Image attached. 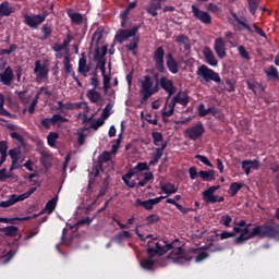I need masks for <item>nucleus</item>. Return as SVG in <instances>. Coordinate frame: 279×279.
<instances>
[{
	"instance_id": "obj_4",
	"label": "nucleus",
	"mask_w": 279,
	"mask_h": 279,
	"mask_svg": "<svg viewBox=\"0 0 279 279\" xmlns=\"http://www.w3.org/2000/svg\"><path fill=\"white\" fill-rule=\"evenodd\" d=\"M141 86H142L140 89V95L142 97L141 104H147L149 97H151V95H156V93H158L159 90L158 78L154 87V80H151V76L149 75L144 76V80L142 81Z\"/></svg>"
},
{
	"instance_id": "obj_32",
	"label": "nucleus",
	"mask_w": 279,
	"mask_h": 279,
	"mask_svg": "<svg viewBox=\"0 0 279 279\" xmlns=\"http://www.w3.org/2000/svg\"><path fill=\"white\" fill-rule=\"evenodd\" d=\"M165 149H167V142H162L161 147L156 148V154H155L154 160L150 161V165H156V162H158V160H160L162 158V154H163Z\"/></svg>"
},
{
	"instance_id": "obj_25",
	"label": "nucleus",
	"mask_w": 279,
	"mask_h": 279,
	"mask_svg": "<svg viewBox=\"0 0 279 279\" xmlns=\"http://www.w3.org/2000/svg\"><path fill=\"white\" fill-rule=\"evenodd\" d=\"M205 204H217L223 202L226 198L223 196H218L215 194L203 195Z\"/></svg>"
},
{
	"instance_id": "obj_6",
	"label": "nucleus",
	"mask_w": 279,
	"mask_h": 279,
	"mask_svg": "<svg viewBox=\"0 0 279 279\" xmlns=\"http://www.w3.org/2000/svg\"><path fill=\"white\" fill-rule=\"evenodd\" d=\"M197 75L198 77H202L206 84L208 82H215L216 84H223L221 82V76H219V73L215 72V70L208 68L207 65H201L197 69Z\"/></svg>"
},
{
	"instance_id": "obj_33",
	"label": "nucleus",
	"mask_w": 279,
	"mask_h": 279,
	"mask_svg": "<svg viewBox=\"0 0 279 279\" xmlns=\"http://www.w3.org/2000/svg\"><path fill=\"white\" fill-rule=\"evenodd\" d=\"M162 193H166L167 195H173V193H178V187H175L172 183H166L160 186Z\"/></svg>"
},
{
	"instance_id": "obj_56",
	"label": "nucleus",
	"mask_w": 279,
	"mask_h": 279,
	"mask_svg": "<svg viewBox=\"0 0 279 279\" xmlns=\"http://www.w3.org/2000/svg\"><path fill=\"white\" fill-rule=\"evenodd\" d=\"M104 123H106V120H104V118L100 117L90 125V128L92 130H99V128H101Z\"/></svg>"
},
{
	"instance_id": "obj_30",
	"label": "nucleus",
	"mask_w": 279,
	"mask_h": 279,
	"mask_svg": "<svg viewBox=\"0 0 279 279\" xmlns=\"http://www.w3.org/2000/svg\"><path fill=\"white\" fill-rule=\"evenodd\" d=\"M0 232H3L4 236H16V234H19V227L9 226L0 228Z\"/></svg>"
},
{
	"instance_id": "obj_13",
	"label": "nucleus",
	"mask_w": 279,
	"mask_h": 279,
	"mask_svg": "<svg viewBox=\"0 0 279 279\" xmlns=\"http://www.w3.org/2000/svg\"><path fill=\"white\" fill-rule=\"evenodd\" d=\"M192 12L197 21L204 23L205 25H210L213 23V17L206 11L199 10L195 4L192 5Z\"/></svg>"
},
{
	"instance_id": "obj_31",
	"label": "nucleus",
	"mask_w": 279,
	"mask_h": 279,
	"mask_svg": "<svg viewBox=\"0 0 279 279\" xmlns=\"http://www.w3.org/2000/svg\"><path fill=\"white\" fill-rule=\"evenodd\" d=\"M198 175L202 180H205V182H213V180H215V170H201Z\"/></svg>"
},
{
	"instance_id": "obj_64",
	"label": "nucleus",
	"mask_w": 279,
	"mask_h": 279,
	"mask_svg": "<svg viewBox=\"0 0 279 279\" xmlns=\"http://www.w3.org/2000/svg\"><path fill=\"white\" fill-rule=\"evenodd\" d=\"M0 154H8V142H0Z\"/></svg>"
},
{
	"instance_id": "obj_19",
	"label": "nucleus",
	"mask_w": 279,
	"mask_h": 279,
	"mask_svg": "<svg viewBox=\"0 0 279 279\" xmlns=\"http://www.w3.org/2000/svg\"><path fill=\"white\" fill-rule=\"evenodd\" d=\"M58 107L57 110L61 112L62 114L66 113V110H77L81 108L80 104L77 102H62L61 100L57 101Z\"/></svg>"
},
{
	"instance_id": "obj_27",
	"label": "nucleus",
	"mask_w": 279,
	"mask_h": 279,
	"mask_svg": "<svg viewBox=\"0 0 279 279\" xmlns=\"http://www.w3.org/2000/svg\"><path fill=\"white\" fill-rule=\"evenodd\" d=\"M14 12V9L10 2L5 1L0 4V16H10Z\"/></svg>"
},
{
	"instance_id": "obj_60",
	"label": "nucleus",
	"mask_w": 279,
	"mask_h": 279,
	"mask_svg": "<svg viewBox=\"0 0 279 279\" xmlns=\"http://www.w3.org/2000/svg\"><path fill=\"white\" fill-rule=\"evenodd\" d=\"M219 191V185H213L203 192V195H215V192Z\"/></svg>"
},
{
	"instance_id": "obj_51",
	"label": "nucleus",
	"mask_w": 279,
	"mask_h": 279,
	"mask_svg": "<svg viewBox=\"0 0 279 279\" xmlns=\"http://www.w3.org/2000/svg\"><path fill=\"white\" fill-rule=\"evenodd\" d=\"M248 8L251 14H256V10H258V0H248Z\"/></svg>"
},
{
	"instance_id": "obj_53",
	"label": "nucleus",
	"mask_w": 279,
	"mask_h": 279,
	"mask_svg": "<svg viewBox=\"0 0 279 279\" xmlns=\"http://www.w3.org/2000/svg\"><path fill=\"white\" fill-rule=\"evenodd\" d=\"M95 219V216L94 217H86V218H83L81 220H78L76 222V226L80 227V226H90V223H93V220Z\"/></svg>"
},
{
	"instance_id": "obj_58",
	"label": "nucleus",
	"mask_w": 279,
	"mask_h": 279,
	"mask_svg": "<svg viewBox=\"0 0 279 279\" xmlns=\"http://www.w3.org/2000/svg\"><path fill=\"white\" fill-rule=\"evenodd\" d=\"M195 159L201 160L203 165H206V167H213V163L210 162V160H208L204 155H195Z\"/></svg>"
},
{
	"instance_id": "obj_28",
	"label": "nucleus",
	"mask_w": 279,
	"mask_h": 279,
	"mask_svg": "<svg viewBox=\"0 0 279 279\" xmlns=\"http://www.w3.org/2000/svg\"><path fill=\"white\" fill-rule=\"evenodd\" d=\"M132 178H134V170H130L126 174L122 177L124 184H126V186H129L130 189H134V186H136V182L132 180Z\"/></svg>"
},
{
	"instance_id": "obj_49",
	"label": "nucleus",
	"mask_w": 279,
	"mask_h": 279,
	"mask_svg": "<svg viewBox=\"0 0 279 279\" xmlns=\"http://www.w3.org/2000/svg\"><path fill=\"white\" fill-rule=\"evenodd\" d=\"M102 33L97 31L93 34V37H92V44L93 45H99V43H101V38H102Z\"/></svg>"
},
{
	"instance_id": "obj_41",
	"label": "nucleus",
	"mask_w": 279,
	"mask_h": 279,
	"mask_svg": "<svg viewBox=\"0 0 279 279\" xmlns=\"http://www.w3.org/2000/svg\"><path fill=\"white\" fill-rule=\"evenodd\" d=\"M4 104H5V98H3V96L0 94V116L1 117H12L10 111H8V110H5V108H3Z\"/></svg>"
},
{
	"instance_id": "obj_8",
	"label": "nucleus",
	"mask_w": 279,
	"mask_h": 279,
	"mask_svg": "<svg viewBox=\"0 0 279 279\" xmlns=\"http://www.w3.org/2000/svg\"><path fill=\"white\" fill-rule=\"evenodd\" d=\"M47 19V13L41 14H24V23L31 29H38L39 25H43Z\"/></svg>"
},
{
	"instance_id": "obj_3",
	"label": "nucleus",
	"mask_w": 279,
	"mask_h": 279,
	"mask_svg": "<svg viewBox=\"0 0 279 279\" xmlns=\"http://www.w3.org/2000/svg\"><path fill=\"white\" fill-rule=\"evenodd\" d=\"M138 29H141V26H133L131 29H120L114 36V39L120 45H123L128 38H133V41L126 45L128 51H136L138 49V41L141 38L136 36L138 34Z\"/></svg>"
},
{
	"instance_id": "obj_20",
	"label": "nucleus",
	"mask_w": 279,
	"mask_h": 279,
	"mask_svg": "<svg viewBox=\"0 0 279 279\" xmlns=\"http://www.w3.org/2000/svg\"><path fill=\"white\" fill-rule=\"evenodd\" d=\"M215 52L217 53L218 58H226V41L222 38H217L214 44Z\"/></svg>"
},
{
	"instance_id": "obj_36",
	"label": "nucleus",
	"mask_w": 279,
	"mask_h": 279,
	"mask_svg": "<svg viewBox=\"0 0 279 279\" xmlns=\"http://www.w3.org/2000/svg\"><path fill=\"white\" fill-rule=\"evenodd\" d=\"M265 73L269 80H279L278 69L274 65H270Z\"/></svg>"
},
{
	"instance_id": "obj_37",
	"label": "nucleus",
	"mask_w": 279,
	"mask_h": 279,
	"mask_svg": "<svg viewBox=\"0 0 279 279\" xmlns=\"http://www.w3.org/2000/svg\"><path fill=\"white\" fill-rule=\"evenodd\" d=\"M112 108H114V105L112 102H109L106 105V107L102 109V113L100 118H102L105 121L112 114Z\"/></svg>"
},
{
	"instance_id": "obj_23",
	"label": "nucleus",
	"mask_w": 279,
	"mask_h": 279,
	"mask_svg": "<svg viewBox=\"0 0 279 279\" xmlns=\"http://www.w3.org/2000/svg\"><path fill=\"white\" fill-rule=\"evenodd\" d=\"M203 53L206 59V62L209 63L210 66H217V64H219L217 59H215V54L213 53V50H210V48H205Z\"/></svg>"
},
{
	"instance_id": "obj_44",
	"label": "nucleus",
	"mask_w": 279,
	"mask_h": 279,
	"mask_svg": "<svg viewBox=\"0 0 279 279\" xmlns=\"http://www.w3.org/2000/svg\"><path fill=\"white\" fill-rule=\"evenodd\" d=\"M96 69H98L101 72L102 77H106V59L99 58Z\"/></svg>"
},
{
	"instance_id": "obj_21",
	"label": "nucleus",
	"mask_w": 279,
	"mask_h": 279,
	"mask_svg": "<svg viewBox=\"0 0 279 279\" xmlns=\"http://www.w3.org/2000/svg\"><path fill=\"white\" fill-rule=\"evenodd\" d=\"M166 64L170 73H172L173 75H175L180 71V68L178 66V61H175L173 54L171 53H168L166 56Z\"/></svg>"
},
{
	"instance_id": "obj_40",
	"label": "nucleus",
	"mask_w": 279,
	"mask_h": 279,
	"mask_svg": "<svg viewBox=\"0 0 279 279\" xmlns=\"http://www.w3.org/2000/svg\"><path fill=\"white\" fill-rule=\"evenodd\" d=\"M52 119V125H56V123H69V119L64 118L60 113H56L51 117Z\"/></svg>"
},
{
	"instance_id": "obj_45",
	"label": "nucleus",
	"mask_w": 279,
	"mask_h": 279,
	"mask_svg": "<svg viewBox=\"0 0 279 279\" xmlns=\"http://www.w3.org/2000/svg\"><path fill=\"white\" fill-rule=\"evenodd\" d=\"M151 136H153V143L154 145H156L157 147L160 145V143H162L163 141V136H162V133L160 132H153L151 133Z\"/></svg>"
},
{
	"instance_id": "obj_35",
	"label": "nucleus",
	"mask_w": 279,
	"mask_h": 279,
	"mask_svg": "<svg viewBox=\"0 0 279 279\" xmlns=\"http://www.w3.org/2000/svg\"><path fill=\"white\" fill-rule=\"evenodd\" d=\"M15 221H29V217L0 218V223H16Z\"/></svg>"
},
{
	"instance_id": "obj_52",
	"label": "nucleus",
	"mask_w": 279,
	"mask_h": 279,
	"mask_svg": "<svg viewBox=\"0 0 279 279\" xmlns=\"http://www.w3.org/2000/svg\"><path fill=\"white\" fill-rule=\"evenodd\" d=\"M47 141L50 147H54L56 141H58V133H50L47 137Z\"/></svg>"
},
{
	"instance_id": "obj_22",
	"label": "nucleus",
	"mask_w": 279,
	"mask_h": 279,
	"mask_svg": "<svg viewBox=\"0 0 279 279\" xmlns=\"http://www.w3.org/2000/svg\"><path fill=\"white\" fill-rule=\"evenodd\" d=\"M68 16L74 25H82V23H84V15H82V13L74 12L73 9L68 10Z\"/></svg>"
},
{
	"instance_id": "obj_18",
	"label": "nucleus",
	"mask_w": 279,
	"mask_h": 279,
	"mask_svg": "<svg viewBox=\"0 0 279 279\" xmlns=\"http://www.w3.org/2000/svg\"><path fill=\"white\" fill-rule=\"evenodd\" d=\"M78 73H81V75L83 77H87L88 73H90V65L87 64L86 61V53H82L81 58L78 60V69H77Z\"/></svg>"
},
{
	"instance_id": "obj_39",
	"label": "nucleus",
	"mask_w": 279,
	"mask_h": 279,
	"mask_svg": "<svg viewBox=\"0 0 279 279\" xmlns=\"http://www.w3.org/2000/svg\"><path fill=\"white\" fill-rule=\"evenodd\" d=\"M56 204H58L57 198H52V199L48 201V203L46 204V207H45V210L48 213V215H51V213H53V210H56Z\"/></svg>"
},
{
	"instance_id": "obj_57",
	"label": "nucleus",
	"mask_w": 279,
	"mask_h": 279,
	"mask_svg": "<svg viewBox=\"0 0 279 279\" xmlns=\"http://www.w3.org/2000/svg\"><path fill=\"white\" fill-rule=\"evenodd\" d=\"M238 51L243 60H250V53H247V50L243 46H239Z\"/></svg>"
},
{
	"instance_id": "obj_46",
	"label": "nucleus",
	"mask_w": 279,
	"mask_h": 279,
	"mask_svg": "<svg viewBox=\"0 0 279 279\" xmlns=\"http://www.w3.org/2000/svg\"><path fill=\"white\" fill-rule=\"evenodd\" d=\"M51 26H49L48 24H44L41 27V33L44 34L41 40H47V38L51 36Z\"/></svg>"
},
{
	"instance_id": "obj_2",
	"label": "nucleus",
	"mask_w": 279,
	"mask_h": 279,
	"mask_svg": "<svg viewBox=\"0 0 279 279\" xmlns=\"http://www.w3.org/2000/svg\"><path fill=\"white\" fill-rule=\"evenodd\" d=\"M254 236H258L259 239H279V226L259 225L250 231V225H247L242 228L240 236L235 238V243L241 245V243H245V241H250Z\"/></svg>"
},
{
	"instance_id": "obj_14",
	"label": "nucleus",
	"mask_w": 279,
	"mask_h": 279,
	"mask_svg": "<svg viewBox=\"0 0 279 279\" xmlns=\"http://www.w3.org/2000/svg\"><path fill=\"white\" fill-rule=\"evenodd\" d=\"M162 199H167V196L148 198L146 201H141V198H137L136 206H142V208H145L146 210H153L154 206H156V204H160V202H162Z\"/></svg>"
},
{
	"instance_id": "obj_1",
	"label": "nucleus",
	"mask_w": 279,
	"mask_h": 279,
	"mask_svg": "<svg viewBox=\"0 0 279 279\" xmlns=\"http://www.w3.org/2000/svg\"><path fill=\"white\" fill-rule=\"evenodd\" d=\"M178 241L167 244L166 241H158L155 240L147 242V254L148 257L144 262H140V265L143 269L149 270L154 267V264L156 260H154V257L156 254L159 256H163V254H167L170 250V254L168 255V258L173 260L177 265H189L191 260H194V263H202V260H206L208 258V253L206 251H194L195 256L191 254H184V250L182 246H175Z\"/></svg>"
},
{
	"instance_id": "obj_29",
	"label": "nucleus",
	"mask_w": 279,
	"mask_h": 279,
	"mask_svg": "<svg viewBox=\"0 0 279 279\" xmlns=\"http://www.w3.org/2000/svg\"><path fill=\"white\" fill-rule=\"evenodd\" d=\"M87 98L92 104H97L101 99V93L97 92L95 88L88 89Z\"/></svg>"
},
{
	"instance_id": "obj_16",
	"label": "nucleus",
	"mask_w": 279,
	"mask_h": 279,
	"mask_svg": "<svg viewBox=\"0 0 279 279\" xmlns=\"http://www.w3.org/2000/svg\"><path fill=\"white\" fill-rule=\"evenodd\" d=\"M159 85L161 86L162 90L168 93V99L171 98V95H174L175 86L173 85V81L162 76L159 81Z\"/></svg>"
},
{
	"instance_id": "obj_43",
	"label": "nucleus",
	"mask_w": 279,
	"mask_h": 279,
	"mask_svg": "<svg viewBox=\"0 0 279 279\" xmlns=\"http://www.w3.org/2000/svg\"><path fill=\"white\" fill-rule=\"evenodd\" d=\"M210 112H213V108H207L206 109V106L204 105V102L199 104L198 106V116L199 117H206L207 114H210Z\"/></svg>"
},
{
	"instance_id": "obj_55",
	"label": "nucleus",
	"mask_w": 279,
	"mask_h": 279,
	"mask_svg": "<svg viewBox=\"0 0 279 279\" xmlns=\"http://www.w3.org/2000/svg\"><path fill=\"white\" fill-rule=\"evenodd\" d=\"M146 221L148 226H151L153 223H158V221H160V217L156 214H151L146 218Z\"/></svg>"
},
{
	"instance_id": "obj_50",
	"label": "nucleus",
	"mask_w": 279,
	"mask_h": 279,
	"mask_svg": "<svg viewBox=\"0 0 279 279\" xmlns=\"http://www.w3.org/2000/svg\"><path fill=\"white\" fill-rule=\"evenodd\" d=\"M63 64L65 73H73V64H71L69 57H64Z\"/></svg>"
},
{
	"instance_id": "obj_5",
	"label": "nucleus",
	"mask_w": 279,
	"mask_h": 279,
	"mask_svg": "<svg viewBox=\"0 0 279 279\" xmlns=\"http://www.w3.org/2000/svg\"><path fill=\"white\" fill-rule=\"evenodd\" d=\"M180 104L181 106H189V96L182 97V95L177 94L173 96L171 101L169 104H166V106L161 110L162 117H172L173 112H175V105Z\"/></svg>"
},
{
	"instance_id": "obj_9",
	"label": "nucleus",
	"mask_w": 279,
	"mask_h": 279,
	"mask_svg": "<svg viewBox=\"0 0 279 279\" xmlns=\"http://www.w3.org/2000/svg\"><path fill=\"white\" fill-rule=\"evenodd\" d=\"M153 60L155 62V69L159 73H167V69L165 68V49L162 47H158L155 50Z\"/></svg>"
},
{
	"instance_id": "obj_24",
	"label": "nucleus",
	"mask_w": 279,
	"mask_h": 279,
	"mask_svg": "<svg viewBox=\"0 0 279 279\" xmlns=\"http://www.w3.org/2000/svg\"><path fill=\"white\" fill-rule=\"evenodd\" d=\"M160 8H162L160 0H153L147 7V12L151 16H158V12L156 10H160Z\"/></svg>"
},
{
	"instance_id": "obj_12",
	"label": "nucleus",
	"mask_w": 279,
	"mask_h": 279,
	"mask_svg": "<svg viewBox=\"0 0 279 279\" xmlns=\"http://www.w3.org/2000/svg\"><path fill=\"white\" fill-rule=\"evenodd\" d=\"M203 134L204 124H202V122L185 130V135L187 136V138H191V141H197V138H202Z\"/></svg>"
},
{
	"instance_id": "obj_48",
	"label": "nucleus",
	"mask_w": 279,
	"mask_h": 279,
	"mask_svg": "<svg viewBox=\"0 0 279 279\" xmlns=\"http://www.w3.org/2000/svg\"><path fill=\"white\" fill-rule=\"evenodd\" d=\"M149 169V166H147V162H138L132 171H134V175H136V171H147Z\"/></svg>"
},
{
	"instance_id": "obj_42",
	"label": "nucleus",
	"mask_w": 279,
	"mask_h": 279,
	"mask_svg": "<svg viewBox=\"0 0 279 279\" xmlns=\"http://www.w3.org/2000/svg\"><path fill=\"white\" fill-rule=\"evenodd\" d=\"M175 43H178V45H183L185 47V49H189V37H186L185 35H178L175 37Z\"/></svg>"
},
{
	"instance_id": "obj_17",
	"label": "nucleus",
	"mask_w": 279,
	"mask_h": 279,
	"mask_svg": "<svg viewBox=\"0 0 279 279\" xmlns=\"http://www.w3.org/2000/svg\"><path fill=\"white\" fill-rule=\"evenodd\" d=\"M9 156L12 160L9 171H14V169H19V166H16V165H19V160L21 158V148L15 147L13 149H10Z\"/></svg>"
},
{
	"instance_id": "obj_47",
	"label": "nucleus",
	"mask_w": 279,
	"mask_h": 279,
	"mask_svg": "<svg viewBox=\"0 0 279 279\" xmlns=\"http://www.w3.org/2000/svg\"><path fill=\"white\" fill-rule=\"evenodd\" d=\"M240 189H243V184L239 183V182H233L230 185V193L232 196L236 195L240 191Z\"/></svg>"
},
{
	"instance_id": "obj_7",
	"label": "nucleus",
	"mask_w": 279,
	"mask_h": 279,
	"mask_svg": "<svg viewBox=\"0 0 279 279\" xmlns=\"http://www.w3.org/2000/svg\"><path fill=\"white\" fill-rule=\"evenodd\" d=\"M34 193H36V187H31L26 193L21 195L12 194L7 201L0 202V208H10V206H14V204L19 202H25V199L32 197Z\"/></svg>"
},
{
	"instance_id": "obj_61",
	"label": "nucleus",
	"mask_w": 279,
	"mask_h": 279,
	"mask_svg": "<svg viewBox=\"0 0 279 279\" xmlns=\"http://www.w3.org/2000/svg\"><path fill=\"white\" fill-rule=\"evenodd\" d=\"M128 14H130V10L126 7L125 10L120 13V17L122 19V22H121L122 27L125 26V19H128Z\"/></svg>"
},
{
	"instance_id": "obj_38",
	"label": "nucleus",
	"mask_w": 279,
	"mask_h": 279,
	"mask_svg": "<svg viewBox=\"0 0 279 279\" xmlns=\"http://www.w3.org/2000/svg\"><path fill=\"white\" fill-rule=\"evenodd\" d=\"M112 160V155L108 151L102 153L98 158L99 167L104 166V162H110Z\"/></svg>"
},
{
	"instance_id": "obj_26",
	"label": "nucleus",
	"mask_w": 279,
	"mask_h": 279,
	"mask_svg": "<svg viewBox=\"0 0 279 279\" xmlns=\"http://www.w3.org/2000/svg\"><path fill=\"white\" fill-rule=\"evenodd\" d=\"M88 134H90L89 128H83L77 131V143L78 145H84L86 143V138L88 137Z\"/></svg>"
},
{
	"instance_id": "obj_10",
	"label": "nucleus",
	"mask_w": 279,
	"mask_h": 279,
	"mask_svg": "<svg viewBox=\"0 0 279 279\" xmlns=\"http://www.w3.org/2000/svg\"><path fill=\"white\" fill-rule=\"evenodd\" d=\"M231 16L236 21L238 25H235V29L238 32H247L248 34H252L254 32V28L252 25H250V21L245 16H239L236 13H231Z\"/></svg>"
},
{
	"instance_id": "obj_34",
	"label": "nucleus",
	"mask_w": 279,
	"mask_h": 279,
	"mask_svg": "<svg viewBox=\"0 0 279 279\" xmlns=\"http://www.w3.org/2000/svg\"><path fill=\"white\" fill-rule=\"evenodd\" d=\"M130 236H132V235L130 234V231H122V232L116 234V235L111 239V241H116V243H123V240H124V239H130Z\"/></svg>"
},
{
	"instance_id": "obj_63",
	"label": "nucleus",
	"mask_w": 279,
	"mask_h": 279,
	"mask_svg": "<svg viewBox=\"0 0 279 279\" xmlns=\"http://www.w3.org/2000/svg\"><path fill=\"white\" fill-rule=\"evenodd\" d=\"M90 85L94 89H97L99 87V78H97V73H94V76L90 77Z\"/></svg>"
},
{
	"instance_id": "obj_15",
	"label": "nucleus",
	"mask_w": 279,
	"mask_h": 279,
	"mask_svg": "<svg viewBox=\"0 0 279 279\" xmlns=\"http://www.w3.org/2000/svg\"><path fill=\"white\" fill-rule=\"evenodd\" d=\"M12 82H14V71L11 66H7L2 73H0V83L3 86H12Z\"/></svg>"
},
{
	"instance_id": "obj_11",
	"label": "nucleus",
	"mask_w": 279,
	"mask_h": 279,
	"mask_svg": "<svg viewBox=\"0 0 279 279\" xmlns=\"http://www.w3.org/2000/svg\"><path fill=\"white\" fill-rule=\"evenodd\" d=\"M34 75L37 80H48L49 77V66L47 64H43V61H35Z\"/></svg>"
},
{
	"instance_id": "obj_62",
	"label": "nucleus",
	"mask_w": 279,
	"mask_h": 279,
	"mask_svg": "<svg viewBox=\"0 0 279 279\" xmlns=\"http://www.w3.org/2000/svg\"><path fill=\"white\" fill-rule=\"evenodd\" d=\"M221 223L228 228L232 223V218L229 215H225L221 217Z\"/></svg>"
},
{
	"instance_id": "obj_54",
	"label": "nucleus",
	"mask_w": 279,
	"mask_h": 279,
	"mask_svg": "<svg viewBox=\"0 0 279 279\" xmlns=\"http://www.w3.org/2000/svg\"><path fill=\"white\" fill-rule=\"evenodd\" d=\"M102 78H104V86H102L104 93L105 95H108V90H110V76L105 74Z\"/></svg>"
},
{
	"instance_id": "obj_59",
	"label": "nucleus",
	"mask_w": 279,
	"mask_h": 279,
	"mask_svg": "<svg viewBox=\"0 0 279 279\" xmlns=\"http://www.w3.org/2000/svg\"><path fill=\"white\" fill-rule=\"evenodd\" d=\"M10 136L14 141H17V143H21V144L25 143V138H23V135L19 134L17 132H11Z\"/></svg>"
}]
</instances>
